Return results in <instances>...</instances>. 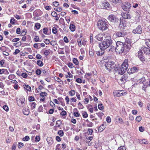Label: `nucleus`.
<instances>
[{
	"label": "nucleus",
	"instance_id": "nucleus-5",
	"mask_svg": "<svg viewBox=\"0 0 150 150\" xmlns=\"http://www.w3.org/2000/svg\"><path fill=\"white\" fill-rule=\"evenodd\" d=\"M105 67L108 71H110L113 69L115 67V64L112 61L106 62L105 64Z\"/></svg>",
	"mask_w": 150,
	"mask_h": 150
},
{
	"label": "nucleus",
	"instance_id": "nucleus-25",
	"mask_svg": "<svg viewBox=\"0 0 150 150\" xmlns=\"http://www.w3.org/2000/svg\"><path fill=\"white\" fill-rule=\"evenodd\" d=\"M16 21L14 18H11L10 20V23L11 24L14 25V24Z\"/></svg>",
	"mask_w": 150,
	"mask_h": 150
},
{
	"label": "nucleus",
	"instance_id": "nucleus-3",
	"mask_svg": "<svg viewBox=\"0 0 150 150\" xmlns=\"http://www.w3.org/2000/svg\"><path fill=\"white\" fill-rule=\"evenodd\" d=\"M128 59H125L122 64L117 69L118 73L120 74H123L126 71L128 67Z\"/></svg>",
	"mask_w": 150,
	"mask_h": 150
},
{
	"label": "nucleus",
	"instance_id": "nucleus-43",
	"mask_svg": "<svg viewBox=\"0 0 150 150\" xmlns=\"http://www.w3.org/2000/svg\"><path fill=\"white\" fill-rule=\"evenodd\" d=\"M52 30V33L54 34H56L57 33V29L55 27L53 28Z\"/></svg>",
	"mask_w": 150,
	"mask_h": 150
},
{
	"label": "nucleus",
	"instance_id": "nucleus-45",
	"mask_svg": "<svg viewBox=\"0 0 150 150\" xmlns=\"http://www.w3.org/2000/svg\"><path fill=\"white\" fill-rule=\"evenodd\" d=\"M47 93L45 92H42L40 94V96L42 97H45L47 95Z\"/></svg>",
	"mask_w": 150,
	"mask_h": 150
},
{
	"label": "nucleus",
	"instance_id": "nucleus-37",
	"mask_svg": "<svg viewBox=\"0 0 150 150\" xmlns=\"http://www.w3.org/2000/svg\"><path fill=\"white\" fill-rule=\"evenodd\" d=\"M3 109L6 111H8L9 110L8 107L7 105H5L3 106Z\"/></svg>",
	"mask_w": 150,
	"mask_h": 150
},
{
	"label": "nucleus",
	"instance_id": "nucleus-54",
	"mask_svg": "<svg viewBox=\"0 0 150 150\" xmlns=\"http://www.w3.org/2000/svg\"><path fill=\"white\" fill-rule=\"evenodd\" d=\"M67 114L66 112L64 111L63 110L62 111V112L60 113V115L62 116H64L66 115Z\"/></svg>",
	"mask_w": 150,
	"mask_h": 150
},
{
	"label": "nucleus",
	"instance_id": "nucleus-31",
	"mask_svg": "<svg viewBox=\"0 0 150 150\" xmlns=\"http://www.w3.org/2000/svg\"><path fill=\"white\" fill-rule=\"evenodd\" d=\"M146 44L150 48V40H146Z\"/></svg>",
	"mask_w": 150,
	"mask_h": 150
},
{
	"label": "nucleus",
	"instance_id": "nucleus-41",
	"mask_svg": "<svg viewBox=\"0 0 150 150\" xmlns=\"http://www.w3.org/2000/svg\"><path fill=\"white\" fill-rule=\"evenodd\" d=\"M98 107L99 109L101 110L103 109V105L102 104H100L98 105Z\"/></svg>",
	"mask_w": 150,
	"mask_h": 150
},
{
	"label": "nucleus",
	"instance_id": "nucleus-60",
	"mask_svg": "<svg viewBox=\"0 0 150 150\" xmlns=\"http://www.w3.org/2000/svg\"><path fill=\"white\" fill-rule=\"evenodd\" d=\"M96 114L98 115V116L100 117L103 116L104 115V113L102 112H99V113H97Z\"/></svg>",
	"mask_w": 150,
	"mask_h": 150
},
{
	"label": "nucleus",
	"instance_id": "nucleus-21",
	"mask_svg": "<svg viewBox=\"0 0 150 150\" xmlns=\"http://www.w3.org/2000/svg\"><path fill=\"white\" fill-rule=\"evenodd\" d=\"M16 77L15 75L13 74H10L8 77V79L10 80H12L14 79Z\"/></svg>",
	"mask_w": 150,
	"mask_h": 150
},
{
	"label": "nucleus",
	"instance_id": "nucleus-52",
	"mask_svg": "<svg viewBox=\"0 0 150 150\" xmlns=\"http://www.w3.org/2000/svg\"><path fill=\"white\" fill-rule=\"evenodd\" d=\"M20 40L19 38H16L13 39L12 40V41L13 42H16L18 41H19Z\"/></svg>",
	"mask_w": 150,
	"mask_h": 150
},
{
	"label": "nucleus",
	"instance_id": "nucleus-33",
	"mask_svg": "<svg viewBox=\"0 0 150 150\" xmlns=\"http://www.w3.org/2000/svg\"><path fill=\"white\" fill-rule=\"evenodd\" d=\"M30 139V138L28 136H26L23 139V140L24 141H28Z\"/></svg>",
	"mask_w": 150,
	"mask_h": 150
},
{
	"label": "nucleus",
	"instance_id": "nucleus-11",
	"mask_svg": "<svg viewBox=\"0 0 150 150\" xmlns=\"http://www.w3.org/2000/svg\"><path fill=\"white\" fill-rule=\"evenodd\" d=\"M126 33L123 31L118 32L116 33V35L118 37H123L125 36Z\"/></svg>",
	"mask_w": 150,
	"mask_h": 150
},
{
	"label": "nucleus",
	"instance_id": "nucleus-63",
	"mask_svg": "<svg viewBox=\"0 0 150 150\" xmlns=\"http://www.w3.org/2000/svg\"><path fill=\"white\" fill-rule=\"evenodd\" d=\"M14 17L17 19L19 20L21 19V16L18 15H16L14 16Z\"/></svg>",
	"mask_w": 150,
	"mask_h": 150
},
{
	"label": "nucleus",
	"instance_id": "nucleus-28",
	"mask_svg": "<svg viewBox=\"0 0 150 150\" xmlns=\"http://www.w3.org/2000/svg\"><path fill=\"white\" fill-rule=\"evenodd\" d=\"M47 141L49 144H51L52 142V139L51 137H47Z\"/></svg>",
	"mask_w": 150,
	"mask_h": 150
},
{
	"label": "nucleus",
	"instance_id": "nucleus-24",
	"mask_svg": "<svg viewBox=\"0 0 150 150\" xmlns=\"http://www.w3.org/2000/svg\"><path fill=\"white\" fill-rule=\"evenodd\" d=\"M82 115L83 117L85 118L87 117L88 116L87 113L85 111H83L82 112Z\"/></svg>",
	"mask_w": 150,
	"mask_h": 150
},
{
	"label": "nucleus",
	"instance_id": "nucleus-57",
	"mask_svg": "<svg viewBox=\"0 0 150 150\" xmlns=\"http://www.w3.org/2000/svg\"><path fill=\"white\" fill-rule=\"evenodd\" d=\"M18 148H20L23 146H24V144L21 142H19L18 143Z\"/></svg>",
	"mask_w": 150,
	"mask_h": 150
},
{
	"label": "nucleus",
	"instance_id": "nucleus-64",
	"mask_svg": "<svg viewBox=\"0 0 150 150\" xmlns=\"http://www.w3.org/2000/svg\"><path fill=\"white\" fill-rule=\"evenodd\" d=\"M138 57L143 62L144 61V57L142 55L139 56Z\"/></svg>",
	"mask_w": 150,
	"mask_h": 150
},
{
	"label": "nucleus",
	"instance_id": "nucleus-48",
	"mask_svg": "<svg viewBox=\"0 0 150 150\" xmlns=\"http://www.w3.org/2000/svg\"><path fill=\"white\" fill-rule=\"evenodd\" d=\"M20 52V50L18 49H16L15 50V51L13 52V54L14 55H16Z\"/></svg>",
	"mask_w": 150,
	"mask_h": 150
},
{
	"label": "nucleus",
	"instance_id": "nucleus-13",
	"mask_svg": "<svg viewBox=\"0 0 150 150\" xmlns=\"http://www.w3.org/2000/svg\"><path fill=\"white\" fill-rule=\"evenodd\" d=\"M104 35L102 33L98 34L97 35L95 36L96 39L99 41H101L103 38Z\"/></svg>",
	"mask_w": 150,
	"mask_h": 150
},
{
	"label": "nucleus",
	"instance_id": "nucleus-61",
	"mask_svg": "<svg viewBox=\"0 0 150 150\" xmlns=\"http://www.w3.org/2000/svg\"><path fill=\"white\" fill-rule=\"evenodd\" d=\"M52 16L54 17H55L57 15V13L54 11L52 12L51 13Z\"/></svg>",
	"mask_w": 150,
	"mask_h": 150
},
{
	"label": "nucleus",
	"instance_id": "nucleus-49",
	"mask_svg": "<svg viewBox=\"0 0 150 150\" xmlns=\"http://www.w3.org/2000/svg\"><path fill=\"white\" fill-rule=\"evenodd\" d=\"M34 98L32 96H29L28 97V100L29 101H33L34 100Z\"/></svg>",
	"mask_w": 150,
	"mask_h": 150
},
{
	"label": "nucleus",
	"instance_id": "nucleus-34",
	"mask_svg": "<svg viewBox=\"0 0 150 150\" xmlns=\"http://www.w3.org/2000/svg\"><path fill=\"white\" fill-rule=\"evenodd\" d=\"M58 134L61 137L63 136L64 135V132L62 130H59L58 131Z\"/></svg>",
	"mask_w": 150,
	"mask_h": 150
},
{
	"label": "nucleus",
	"instance_id": "nucleus-59",
	"mask_svg": "<svg viewBox=\"0 0 150 150\" xmlns=\"http://www.w3.org/2000/svg\"><path fill=\"white\" fill-rule=\"evenodd\" d=\"M53 4L55 6H57L59 5V3L57 1H54L53 2Z\"/></svg>",
	"mask_w": 150,
	"mask_h": 150
},
{
	"label": "nucleus",
	"instance_id": "nucleus-26",
	"mask_svg": "<svg viewBox=\"0 0 150 150\" xmlns=\"http://www.w3.org/2000/svg\"><path fill=\"white\" fill-rule=\"evenodd\" d=\"M56 124L57 125V127H59L62 124V122L61 120H58L56 122Z\"/></svg>",
	"mask_w": 150,
	"mask_h": 150
},
{
	"label": "nucleus",
	"instance_id": "nucleus-2",
	"mask_svg": "<svg viewBox=\"0 0 150 150\" xmlns=\"http://www.w3.org/2000/svg\"><path fill=\"white\" fill-rule=\"evenodd\" d=\"M105 36L104 41L99 44V46L102 51L106 49L110 46L111 47H114V46H112L113 43L110 36L108 34L105 35Z\"/></svg>",
	"mask_w": 150,
	"mask_h": 150
},
{
	"label": "nucleus",
	"instance_id": "nucleus-16",
	"mask_svg": "<svg viewBox=\"0 0 150 150\" xmlns=\"http://www.w3.org/2000/svg\"><path fill=\"white\" fill-rule=\"evenodd\" d=\"M74 115L76 117H79L80 115V114L79 113V111L76 108H74Z\"/></svg>",
	"mask_w": 150,
	"mask_h": 150
},
{
	"label": "nucleus",
	"instance_id": "nucleus-17",
	"mask_svg": "<svg viewBox=\"0 0 150 150\" xmlns=\"http://www.w3.org/2000/svg\"><path fill=\"white\" fill-rule=\"evenodd\" d=\"M23 86L24 88L27 91H31V88L29 86L25 84L23 85Z\"/></svg>",
	"mask_w": 150,
	"mask_h": 150
},
{
	"label": "nucleus",
	"instance_id": "nucleus-10",
	"mask_svg": "<svg viewBox=\"0 0 150 150\" xmlns=\"http://www.w3.org/2000/svg\"><path fill=\"white\" fill-rule=\"evenodd\" d=\"M138 71V69L136 67H133L130 69H128L127 70V72L128 74H130L135 72H137Z\"/></svg>",
	"mask_w": 150,
	"mask_h": 150
},
{
	"label": "nucleus",
	"instance_id": "nucleus-30",
	"mask_svg": "<svg viewBox=\"0 0 150 150\" xmlns=\"http://www.w3.org/2000/svg\"><path fill=\"white\" fill-rule=\"evenodd\" d=\"M21 45V42H18L16 43H15L13 44V45L15 46L18 47L20 46Z\"/></svg>",
	"mask_w": 150,
	"mask_h": 150
},
{
	"label": "nucleus",
	"instance_id": "nucleus-14",
	"mask_svg": "<svg viewBox=\"0 0 150 150\" xmlns=\"http://www.w3.org/2000/svg\"><path fill=\"white\" fill-rule=\"evenodd\" d=\"M9 73L7 69H0V74H4L5 75H8Z\"/></svg>",
	"mask_w": 150,
	"mask_h": 150
},
{
	"label": "nucleus",
	"instance_id": "nucleus-8",
	"mask_svg": "<svg viewBox=\"0 0 150 150\" xmlns=\"http://www.w3.org/2000/svg\"><path fill=\"white\" fill-rule=\"evenodd\" d=\"M132 33L134 34H141L142 33V28L140 25H138L136 28L134 29Z\"/></svg>",
	"mask_w": 150,
	"mask_h": 150
},
{
	"label": "nucleus",
	"instance_id": "nucleus-18",
	"mask_svg": "<svg viewBox=\"0 0 150 150\" xmlns=\"http://www.w3.org/2000/svg\"><path fill=\"white\" fill-rule=\"evenodd\" d=\"M23 113L25 115H27L29 113V110L28 109L24 108L23 110Z\"/></svg>",
	"mask_w": 150,
	"mask_h": 150
},
{
	"label": "nucleus",
	"instance_id": "nucleus-58",
	"mask_svg": "<svg viewBox=\"0 0 150 150\" xmlns=\"http://www.w3.org/2000/svg\"><path fill=\"white\" fill-rule=\"evenodd\" d=\"M21 35H24L26 34V32L25 31V30L24 29L22 30V31H21Z\"/></svg>",
	"mask_w": 150,
	"mask_h": 150
},
{
	"label": "nucleus",
	"instance_id": "nucleus-22",
	"mask_svg": "<svg viewBox=\"0 0 150 150\" xmlns=\"http://www.w3.org/2000/svg\"><path fill=\"white\" fill-rule=\"evenodd\" d=\"M102 5H103L105 8L109 7L110 6V4L108 2H106L105 3H103Z\"/></svg>",
	"mask_w": 150,
	"mask_h": 150
},
{
	"label": "nucleus",
	"instance_id": "nucleus-55",
	"mask_svg": "<svg viewBox=\"0 0 150 150\" xmlns=\"http://www.w3.org/2000/svg\"><path fill=\"white\" fill-rule=\"evenodd\" d=\"M142 143L144 144H148V142L146 139H144L142 140Z\"/></svg>",
	"mask_w": 150,
	"mask_h": 150
},
{
	"label": "nucleus",
	"instance_id": "nucleus-40",
	"mask_svg": "<svg viewBox=\"0 0 150 150\" xmlns=\"http://www.w3.org/2000/svg\"><path fill=\"white\" fill-rule=\"evenodd\" d=\"M126 149L124 146H121L119 147L117 150H126Z\"/></svg>",
	"mask_w": 150,
	"mask_h": 150
},
{
	"label": "nucleus",
	"instance_id": "nucleus-1",
	"mask_svg": "<svg viewBox=\"0 0 150 150\" xmlns=\"http://www.w3.org/2000/svg\"><path fill=\"white\" fill-rule=\"evenodd\" d=\"M116 46L115 47L116 52L119 54L128 52L130 49L131 44L125 42L124 44L120 42L116 43Z\"/></svg>",
	"mask_w": 150,
	"mask_h": 150
},
{
	"label": "nucleus",
	"instance_id": "nucleus-56",
	"mask_svg": "<svg viewBox=\"0 0 150 150\" xmlns=\"http://www.w3.org/2000/svg\"><path fill=\"white\" fill-rule=\"evenodd\" d=\"M44 42L46 44H48L50 43V41L48 39H45L44 40Z\"/></svg>",
	"mask_w": 150,
	"mask_h": 150
},
{
	"label": "nucleus",
	"instance_id": "nucleus-35",
	"mask_svg": "<svg viewBox=\"0 0 150 150\" xmlns=\"http://www.w3.org/2000/svg\"><path fill=\"white\" fill-rule=\"evenodd\" d=\"M5 62V60L4 59H2L0 61V64L1 67H3L4 64Z\"/></svg>",
	"mask_w": 150,
	"mask_h": 150
},
{
	"label": "nucleus",
	"instance_id": "nucleus-42",
	"mask_svg": "<svg viewBox=\"0 0 150 150\" xmlns=\"http://www.w3.org/2000/svg\"><path fill=\"white\" fill-rule=\"evenodd\" d=\"M44 65L43 63L40 60H38V66L40 67H42Z\"/></svg>",
	"mask_w": 150,
	"mask_h": 150
},
{
	"label": "nucleus",
	"instance_id": "nucleus-9",
	"mask_svg": "<svg viewBox=\"0 0 150 150\" xmlns=\"http://www.w3.org/2000/svg\"><path fill=\"white\" fill-rule=\"evenodd\" d=\"M131 7L130 3L127 2L125 4H123L122 5V8L125 11H127L129 10Z\"/></svg>",
	"mask_w": 150,
	"mask_h": 150
},
{
	"label": "nucleus",
	"instance_id": "nucleus-4",
	"mask_svg": "<svg viewBox=\"0 0 150 150\" xmlns=\"http://www.w3.org/2000/svg\"><path fill=\"white\" fill-rule=\"evenodd\" d=\"M97 25L100 30H105L108 28V23L106 20H99L97 23Z\"/></svg>",
	"mask_w": 150,
	"mask_h": 150
},
{
	"label": "nucleus",
	"instance_id": "nucleus-36",
	"mask_svg": "<svg viewBox=\"0 0 150 150\" xmlns=\"http://www.w3.org/2000/svg\"><path fill=\"white\" fill-rule=\"evenodd\" d=\"M75 91L74 90H72L69 92V94L71 96H73L75 94Z\"/></svg>",
	"mask_w": 150,
	"mask_h": 150
},
{
	"label": "nucleus",
	"instance_id": "nucleus-32",
	"mask_svg": "<svg viewBox=\"0 0 150 150\" xmlns=\"http://www.w3.org/2000/svg\"><path fill=\"white\" fill-rule=\"evenodd\" d=\"M73 62L76 65L79 64V61L76 58H74L73 59Z\"/></svg>",
	"mask_w": 150,
	"mask_h": 150
},
{
	"label": "nucleus",
	"instance_id": "nucleus-29",
	"mask_svg": "<svg viewBox=\"0 0 150 150\" xmlns=\"http://www.w3.org/2000/svg\"><path fill=\"white\" fill-rule=\"evenodd\" d=\"M50 44L51 45L53 46H55L57 45V42L55 40H52V41L50 42Z\"/></svg>",
	"mask_w": 150,
	"mask_h": 150
},
{
	"label": "nucleus",
	"instance_id": "nucleus-15",
	"mask_svg": "<svg viewBox=\"0 0 150 150\" xmlns=\"http://www.w3.org/2000/svg\"><path fill=\"white\" fill-rule=\"evenodd\" d=\"M142 50L146 54H150V49L147 47H144L143 48Z\"/></svg>",
	"mask_w": 150,
	"mask_h": 150
},
{
	"label": "nucleus",
	"instance_id": "nucleus-62",
	"mask_svg": "<svg viewBox=\"0 0 150 150\" xmlns=\"http://www.w3.org/2000/svg\"><path fill=\"white\" fill-rule=\"evenodd\" d=\"M127 80V78L125 76V75H124L122 76V77L121 79V80L122 81H126Z\"/></svg>",
	"mask_w": 150,
	"mask_h": 150
},
{
	"label": "nucleus",
	"instance_id": "nucleus-47",
	"mask_svg": "<svg viewBox=\"0 0 150 150\" xmlns=\"http://www.w3.org/2000/svg\"><path fill=\"white\" fill-rule=\"evenodd\" d=\"M21 76L24 78H26L28 76L27 74L25 73H23L21 74Z\"/></svg>",
	"mask_w": 150,
	"mask_h": 150
},
{
	"label": "nucleus",
	"instance_id": "nucleus-23",
	"mask_svg": "<svg viewBox=\"0 0 150 150\" xmlns=\"http://www.w3.org/2000/svg\"><path fill=\"white\" fill-rule=\"evenodd\" d=\"M122 92V91H117V92H115V95L117 97H119L120 96H122L123 93H122L121 92Z\"/></svg>",
	"mask_w": 150,
	"mask_h": 150
},
{
	"label": "nucleus",
	"instance_id": "nucleus-27",
	"mask_svg": "<svg viewBox=\"0 0 150 150\" xmlns=\"http://www.w3.org/2000/svg\"><path fill=\"white\" fill-rule=\"evenodd\" d=\"M105 127L103 124L101 125L99 128V130H100V131H102L103 130L105 129Z\"/></svg>",
	"mask_w": 150,
	"mask_h": 150
},
{
	"label": "nucleus",
	"instance_id": "nucleus-7",
	"mask_svg": "<svg viewBox=\"0 0 150 150\" xmlns=\"http://www.w3.org/2000/svg\"><path fill=\"white\" fill-rule=\"evenodd\" d=\"M108 19L112 23H116L117 22L119 19L114 15L111 14L110 15L108 18Z\"/></svg>",
	"mask_w": 150,
	"mask_h": 150
},
{
	"label": "nucleus",
	"instance_id": "nucleus-53",
	"mask_svg": "<svg viewBox=\"0 0 150 150\" xmlns=\"http://www.w3.org/2000/svg\"><path fill=\"white\" fill-rule=\"evenodd\" d=\"M43 32L45 34H47V33L48 31V29L46 28H43Z\"/></svg>",
	"mask_w": 150,
	"mask_h": 150
},
{
	"label": "nucleus",
	"instance_id": "nucleus-6",
	"mask_svg": "<svg viewBox=\"0 0 150 150\" xmlns=\"http://www.w3.org/2000/svg\"><path fill=\"white\" fill-rule=\"evenodd\" d=\"M16 100L18 105L20 107H23L25 104V99L23 96H21L19 98H16Z\"/></svg>",
	"mask_w": 150,
	"mask_h": 150
},
{
	"label": "nucleus",
	"instance_id": "nucleus-19",
	"mask_svg": "<svg viewBox=\"0 0 150 150\" xmlns=\"http://www.w3.org/2000/svg\"><path fill=\"white\" fill-rule=\"evenodd\" d=\"M50 49L46 50L44 52V54L45 56L47 57L48 56L50 53Z\"/></svg>",
	"mask_w": 150,
	"mask_h": 150
},
{
	"label": "nucleus",
	"instance_id": "nucleus-51",
	"mask_svg": "<svg viewBox=\"0 0 150 150\" xmlns=\"http://www.w3.org/2000/svg\"><path fill=\"white\" fill-rule=\"evenodd\" d=\"M93 130L92 129H89L88 130V134L91 135L92 134Z\"/></svg>",
	"mask_w": 150,
	"mask_h": 150
},
{
	"label": "nucleus",
	"instance_id": "nucleus-46",
	"mask_svg": "<svg viewBox=\"0 0 150 150\" xmlns=\"http://www.w3.org/2000/svg\"><path fill=\"white\" fill-rule=\"evenodd\" d=\"M141 120L142 117L140 116H137L136 118V121L139 122Z\"/></svg>",
	"mask_w": 150,
	"mask_h": 150
},
{
	"label": "nucleus",
	"instance_id": "nucleus-12",
	"mask_svg": "<svg viewBox=\"0 0 150 150\" xmlns=\"http://www.w3.org/2000/svg\"><path fill=\"white\" fill-rule=\"evenodd\" d=\"M121 15L124 19H130L131 18L130 15L127 13H122Z\"/></svg>",
	"mask_w": 150,
	"mask_h": 150
},
{
	"label": "nucleus",
	"instance_id": "nucleus-44",
	"mask_svg": "<svg viewBox=\"0 0 150 150\" xmlns=\"http://www.w3.org/2000/svg\"><path fill=\"white\" fill-rule=\"evenodd\" d=\"M36 104L35 102H33L32 103L31 105V109H33L35 107Z\"/></svg>",
	"mask_w": 150,
	"mask_h": 150
},
{
	"label": "nucleus",
	"instance_id": "nucleus-20",
	"mask_svg": "<svg viewBox=\"0 0 150 150\" xmlns=\"http://www.w3.org/2000/svg\"><path fill=\"white\" fill-rule=\"evenodd\" d=\"M71 22L69 26V29L72 32L74 31L75 30V26L74 25L71 24Z\"/></svg>",
	"mask_w": 150,
	"mask_h": 150
},
{
	"label": "nucleus",
	"instance_id": "nucleus-39",
	"mask_svg": "<svg viewBox=\"0 0 150 150\" xmlns=\"http://www.w3.org/2000/svg\"><path fill=\"white\" fill-rule=\"evenodd\" d=\"M112 2L115 4L120 3L121 0H112Z\"/></svg>",
	"mask_w": 150,
	"mask_h": 150
},
{
	"label": "nucleus",
	"instance_id": "nucleus-50",
	"mask_svg": "<svg viewBox=\"0 0 150 150\" xmlns=\"http://www.w3.org/2000/svg\"><path fill=\"white\" fill-rule=\"evenodd\" d=\"M16 33L17 34H20L21 35V29L20 28H18L16 29Z\"/></svg>",
	"mask_w": 150,
	"mask_h": 150
},
{
	"label": "nucleus",
	"instance_id": "nucleus-38",
	"mask_svg": "<svg viewBox=\"0 0 150 150\" xmlns=\"http://www.w3.org/2000/svg\"><path fill=\"white\" fill-rule=\"evenodd\" d=\"M0 50L3 52L4 51H6V48L5 46H3L0 47Z\"/></svg>",
	"mask_w": 150,
	"mask_h": 150
}]
</instances>
